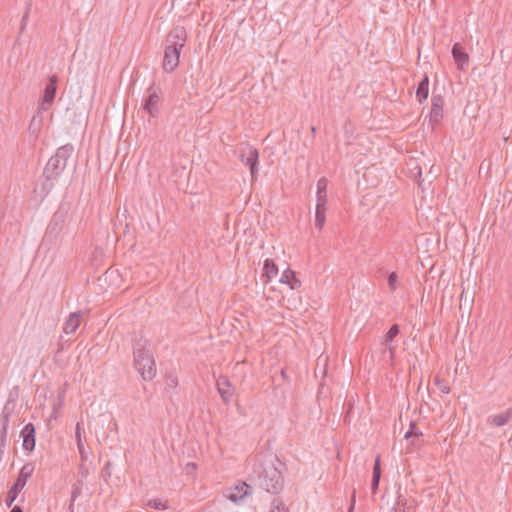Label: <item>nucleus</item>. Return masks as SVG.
I'll return each instance as SVG.
<instances>
[{"label":"nucleus","instance_id":"obj_20","mask_svg":"<svg viewBox=\"0 0 512 512\" xmlns=\"http://www.w3.org/2000/svg\"><path fill=\"white\" fill-rule=\"evenodd\" d=\"M84 432V429L82 427L81 423L76 424L75 428V439L77 443L78 452L80 454V459L82 462H86L88 460V451L84 447V444L82 442V433Z\"/></svg>","mask_w":512,"mask_h":512},{"label":"nucleus","instance_id":"obj_22","mask_svg":"<svg viewBox=\"0 0 512 512\" xmlns=\"http://www.w3.org/2000/svg\"><path fill=\"white\" fill-rule=\"evenodd\" d=\"M429 94V77L427 74L423 75L422 80L418 83L416 89V98L419 103H423Z\"/></svg>","mask_w":512,"mask_h":512},{"label":"nucleus","instance_id":"obj_43","mask_svg":"<svg viewBox=\"0 0 512 512\" xmlns=\"http://www.w3.org/2000/svg\"><path fill=\"white\" fill-rule=\"evenodd\" d=\"M354 505H355V493L353 494V497H352V503L348 509V512H353V509H354Z\"/></svg>","mask_w":512,"mask_h":512},{"label":"nucleus","instance_id":"obj_25","mask_svg":"<svg viewBox=\"0 0 512 512\" xmlns=\"http://www.w3.org/2000/svg\"><path fill=\"white\" fill-rule=\"evenodd\" d=\"M511 417H512V409H508L503 413L489 416L488 423H490L491 425H494L496 427H501V426H504L505 424H507Z\"/></svg>","mask_w":512,"mask_h":512},{"label":"nucleus","instance_id":"obj_11","mask_svg":"<svg viewBox=\"0 0 512 512\" xmlns=\"http://www.w3.org/2000/svg\"><path fill=\"white\" fill-rule=\"evenodd\" d=\"M57 82L58 77L56 75H51L49 77V82L44 89V94L41 103L38 107H50L55 100L56 92H57Z\"/></svg>","mask_w":512,"mask_h":512},{"label":"nucleus","instance_id":"obj_37","mask_svg":"<svg viewBox=\"0 0 512 512\" xmlns=\"http://www.w3.org/2000/svg\"><path fill=\"white\" fill-rule=\"evenodd\" d=\"M30 8H31V4H29L27 7H26V11L22 17V20H21V27H20V33L23 32V30L25 29V25H26V22L28 20V16H29V12H30Z\"/></svg>","mask_w":512,"mask_h":512},{"label":"nucleus","instance_id":"obj_8","mask_svg":"<svg viewBox=\"0 0 512 512\" xmlns=\"http://www.w3.org/2000/svg\"><path fill=\"white\" fill-rule=\"evenodd\" d=\"M187 41V32L183 26L173 27L166 36V46L182 49Z\"/></svg>","mask_w":512,"mask_h":512},{"label":"nucleus","instance_id":"obj_4","mask_svg":"<svg viewBox=\"0 0 512 512\" xmlns=\"http://www.w3.org/2000/svg\"><path fill=\"white\" fill-rule=\"evenodd\" d=\"M34 465L32 463H26L22 466V468L19 471V474L9 489L5 504L7 507L11 508L14 501L17 499L19 493L22 491V489L25 487L26 482L28 478H30L34 472Z\"/></svg>","mask_w":512,"mask_h":512},{"label":"nucleus","instance_id":"obj_41","mask_svg":"<svg viewBox=\"0 0 512 512\" xmlns=\"http://www.w3.org/2000/svg\"><path fill=\"white\" fill-rule=\"evenodd\" d=\"M395 347L394 346H389L388 347V351H389V354H390V360L393 361L394 359V356H395Z\"/></svg>","mask_w":512,"mask_h":512},{"label":"nucleus","instance_id":"obj_30","mask_svg":"<svg viewBox=\"0 0 512 512\" xmlns=\"http://www.w3.org/2000/svg\"><path fill=\"white\" fill-rule=\"evenodd\" d=\"M400 333V328L398 324H393L385 335V342H392L394 338H396Z\"/></svg>","mask_w":512,"mask_h":512},{"label":"nucleus","instance_id":"obj_31","mask_svg":"<svg viewBox=\"0 0 512 512\" xmlns=\"http://www.w3.org/2000/svg\"><path fill=\"white\" fill-rule=\"evenodd\" d=\"M434 383L442 393L448 394L450 392V386L448 383L439 376L434 378Z\"/></svg>","mask_w":512,"mask_h":512},{"label":"nucleus","instance_id":"obj_2","mask_svg":"<svg viewBox=\"0 0 512 512\" xmlns=\"http://www.w3.org/2000/svg\"><path fill=\"white\" fill-rule=\"evenodd\" d=\"M148 341L139 339L133 344L134 368L144 381L153 380L156 376V364L151 351L147 348Z\"/></svg>","mask_w":512,"mask_h":512},{"label":"nucleus","instance_id":"obj_39","mask_svg":"<svg viewBox=\"0 0 512 512\" xmlns=\"http://www.w3.org/2000/svg\"><path fill=\"white\" fill-rule=\"evenodd\" d=\"M110 466L111 462L108 461L102 469V476L105 480L111 476Z\"/></svg>","mask_w":512,"mask_h":512},{"label":"nucleus","instance_id":"obj_6","mask_svg":"<svg viewBox=\"0 0 512 512\" xmlns=\"http://www.w3.org/2000/svg\"><path fill=\"white\" fill-rule=\"evenodd\" d=\"M148 96L144 99L143 110L149 114L150 117H157L160 112V103L162 91L160 88L155 87L153 83L148 89Z\"/></svg>","mask_w":512,"mask_h":512},{"label":"nucleus","instance_id":"obj_15","mask_svg":"<svg viewBox=\"0 0 512 512\" xmlns=\"http://www.w3.org/2000/svg\"><path fill=\"white\" fill-rule=\"evenodd\" d=\"M47 110H48V107H38L37 106V108L32 116V119L29 123L28 130H29V133L31 135H33L34 137H37L41 130L42 123H43V114Z\"/></svg>","mask_w":512,"mask_h":512},{"label":"nucleus","instance_id":"obj_21","mask_svg":"<svg viewBox=\"0 0 512 512\" xmlns=\"http://www.w3.org/2000/svg\"><path fill=\"white\" fill-rule=\"evenodd\" d=\"M13 410H14V407L13 406L10 407L9 402H7L4 405V407L2 409V413H1V419H0V426H1L0 433L8 434L10 418L12 416Z\"/></svg>","mask_w":512,"mask_h":512},{"label":"nucleus","instance_id":"obj_19","mask_svg":"<svg viewBox=\"0 0 512 512\" xmlns=\"http://www.w3.org/2000/svg\"><path fill=\"white\" fill-rule=\"evenodd\" d=\"M81 317V312L71 313L64 323L63 331L66 334L74 333L80 325Z\"/></svg>","mask_w":512,"mask_h":512},{"label":"nucleus","instance_id":"obj_27","mask_svg":"<svg viewBox=\"0 0 512 512\" xmlns=\"http://www.w3.org/2000/svg\"><path fill=\"white\" fill-rule=\"evenodd\" d=\"M326 205L316 204L315 226L321 230L326 221Z\"/></svg>","mask_w":512,"mask_h":512},{"label":"nucleus","instance_id":"obj_23","mask_svg":"<svg viewBox=\"0 0 512 512\" xmlns=\"http://www.w3.org/2000/svg\"><path fill=\"white\" fill-rule=\"evenodd\" d=\"M327 185H328V180L325 177H322L317 181V193H316L317 203L316 204H322V205L327 204Z\"/></svg>","mask_w":512,"mask_h":512},{"label":"nucleus","instance_id":"obj_40","mask_svg":"<svg viewBox=\"0 0 512 512\" xmlns=\"http://www.w3.org/2000/svg\"><path fill=\"white\" fill-rule=\"evenodd\" d=\"M7 444V434L0 433V450L4 451V448Z\"/></svg>","mask_w":512,"mask_h":512},{"label":"nucleus","instance_id":"obj_17","mask_svg":"<svg viewBox=\"0 0 512 512\" xmlns=\"http://www.w3.org/2000/svg\"><path fill=\"white\" fill-rule=\"evenodd\" d=\"M397 499H396V505L398 506L399 512H415L417 508V501L414 498H406L403 494L400 492V488L397 491Z\"/></svg>","mask_w":512,"mask_h":512},{"label":"nucleus","instance_id":"obj_36","mask_svg":"<svg viewBox=\"0 0 512 512\" xmlns=\"http://www.w3.org/2000/svg\"><path fill=\"white\" fill-rule=\"evenodd\" d=\"M30 8H31V4H29L27 7H26V11L22 17V20H21V27H20V33L23 32V30L25 29V25H26V22L28 20V16H29V12H30Z\"/></svg>","mask_w":512,"mask_h":512},{"label":"nucleus","instance_id":"obj_29","mask_svg":"<svg viewBox=\"0 0 512 512\" xmlns=\"http://www.w3.org/2000/svg\"><path fill=\"white\" fill-rule=\"evenodd\" d=\"M422 431L418 428L415 421H411L408 431L405 433L404 438L410 439L411 437L422 436Z\"/></svg>","mask_w":512,"mask_h":512},{"label":"nucleus","instance_id":"obj_26","mask_svg":"<svg viewBox=\"0 0 512 512\" xmlns=\"http://www.w3.org/2000/svg\"><path fill=\"white\" fill-rule=\"evenodd\" d=\"M83 486H84V481L82 479H77L76 482L72 485L70 503L68 506V510L70 512H74L75 501L82 494Z\"/></svg>","mask_w":512,"mask_h":512},{"label":"nucleus","instance_id":"obj_42","mask_svg":"<svg viewBox=\"0 0 512 512\" xmlns=\"http://www.w3.org/2000/svg\"><path fill=\"white\" fill-rule=\"evenodd\" d=\"M10 512H23V509L20 506L15 505L11 508Z\"/></svg>","mask_w":512,"mask_h":512},{"label":"nucleus","instance_id":"obj_12","mask_svg":"<svg viewBox=\"0 0 512 512\" xmlns=\"http://www.w3.org/2000/svg\"><path fill=\"white\" fill-rule=\"evenodd\" d=\"M252 491L253 488L251 485L247 484L246 482H240L234 486L227 498L233 503L237 504L244 500L247 496L251 495Z\"/></svg>","mask_w":512,"mask_h":512},{"label":"nucleus","instance_id":"obj_46","mask_svg":"<svg viewBox=\"0 0 512 512\" xmlns=\"http://www.w3.org/2000/svg\"><path fill=\"white\" fill-rule=\"evenodd\" d=\"M311 130L313 133H315V131H316L315 127H311Z\"/></svg>","mask_w":512,"mask_h":512},{"label":"nucleus","instance_id":"obj_18","mask_svg":"<svg viewBox=\"0 0 512 512\" xmlns=\"http://www.w3.org/2000/svg\"><path fill=\"white\" fill-rule=\"evenodd\" d=\"M280 282L289 285L290 289L296 290L301 287V281L296 277L295 272L290 268L283 271Z\"/></svg>","mask_w":512,"mask_h":512},{"label":"nucleus","instance_id":"obj_14","mask_svg":"<svg viewBox=\"0 0 512 512\" xmlns=\"http://www.w3.org/2000/svg\"><path fill=\"white\" fill-rule=\"evenodd\" d=\"M217 390L220 394V397L224 404L228 405L232 399L233 396V388L230 380L225 377L221 376L217 380Z\"/></svg>","mask_w":512,"mask_h":512},{"label":"nucleus","instance_id":"obj_24","mask_svg":"<svg viewBox=\"0 0 512 512\" xmlns=\"http://www.w3.org/2000/svg\"><path fill=\"white\" fill-rule=\"evenodd\" d=\"M278 275V266L272 259H266L263 265L262 278H266L265 283Z\"/></svg>","mask_w":512,"mask_h":512},{"label":"nucleus","instance_id":"obj_1","mask_svg":"<svg viewBox=\"0 0 512 512\" xmlns=\"http://www.w3.org/2000/svg\"><path fill=\"white\" fill-rule=\"evenodd\" d=\"M286 469L277 455L261 453L255 456L250 480L265 492L278 496L284 489Z\"/></svg>","mask_w":512,"mask_h":512},{"label":"nucleus","instance_id":"obj_10","mask_svg":"<svg viewBox=\"0 0 512 512\" xmlns=\"http://www.w3.org/2000/svg\"><path fill=\"white\" fill-rule=\"evenodd\" d=\"M23 439L22 447L27 452H32L36 445V429L33 423L26 424L20 432Z\"/></svg>","mask_w":512,"mask_h":512},{"label":"nucleus","instance_id":"obj_13","mask_svg":"<svg viewBox=\"0 0 512 512\" xmlns=\"http://www.w3.org/2000/svg\"><path fill=\"white\" fill-rule=\"evenodd\" d=\"M454 62L459 70H466L469 65V55L459 43H455L451 50Z\"/></svg>","mask_w":512,"mask_h":512},{"label":"nucleus","instance_id":"obj_38","mask_svg":"<svg viewBox=\"0 0 512 512\" xmlns=\"http://www.w3.org/2000/svg\"><path fill=\"white\" fill-rule=\"evenodd\" d=\"M380 479H381V477H373L372 476L371 490H372L373 494H375L378 490Z\"/></svg>","mask_w":512,"mask_h":512},{"label":"nucleus","instance_id":"obj_45","mask_svg":"<svg viewBox=\"0 0 512 512\" xmlns=\"http://www.w3.org/2000/svg\"><path fill=\"white\" fill-rule=\"evenodd\" d=\"M281 374H282V376H283V377H285V376H286V372H285V370H284V369L281 371Z\"/></svg>","mask_w":512,"mask_h":512},{"label":"nucleus","instance_id":"obj_16","mask_svg":"<svg viewBox=\"0 0 512 512\" xmlns=\"http://www.w3.org/2000/svg\"><path fill=\"white\" fill-rule=\"evenodd\" d=\"M259 158V152L256 148L250 147L248 155L246 159L244 160V155H241V160L247 165L251 172L252 179H256L257 177V171H258V161Z\"/></svg>","mask_w":512,"mask_h":512},{"label":"nucleus","instance_id":"obj_3","mask_svg":"<svg viewBox=\"0 0 512 512\" xmlns=\"http://www.w3.org/2000/svg\"><path fill=\"white\" fill-rule=\"evenodd\" d=\"M74 153V146L71 143L57 148L55 154L48 160L43 175L48 181L58 179L67 166L69 158Z\"/></svg>","mask_w":512,"mask_h":512},{"label":"nucleus","instance_id":"obj_33","mask_svg":"<svg viewBox=\"0 0 512 512\" xmlns=\"http://www.w3.org/2000/svg\"><path fill=\"white\" fill-rule=\"evenodd\" d=\"M147 505L151 508L157 509V510H165L167 509V506L162 503L160 499H151L148 501Z\"/></svg>","mask_w":512,"mask_h":512},{"label":"nucleus","instance_id":"obj_9","mask_svg":"<svg viewBox=\"0 0 512 512\" xmlns=\"http://www.w3.org/2000/svg\"><path fill=\"white\" fill-rule=\"evenodd\" d=\"M443 107L444 97L441 94L433 93L431 98V109L429 114V121L431 124H438L443 119Z\"/></svg>","mask_w":512,"mask_h":512},{"label":"nucleus","instance_id":"obj_35","mask_svg":"<svg viewBox=\"0 0 512 512\" xmlns=\"http://www.w3.org/2000/svg\"><path fill=\"white\" fill-rule=\"evenodd\" d=\"M78 475L80 477L79 479H82L83 481L88 477V475H89V468L85 464V462L81 461V463L79 465V469H78Z\"/></svg>","mask_w":512,"mask_h":512},{"label":"nucleus","instance_id":"obj_7","mask_svg":"<svg viewBox=\"0 0 512 512\" xmlns=\"http://www.w3.org/2000/svg\"><path fill=\"white\" fill-rule=\"evenodd\" d=\"M181 50L176 47L165 46L162 67L166 73H172L178 67Z\"/></svg>","mask_w":512,"mask_h":512},{"label":"nucleus","instance_id":"obj_5","mask_svg":"<svg viewBox=\"0 0 512 512\" xmlns=\"http://www.w3.org/2000/svg\"><path fill=\"white\" fill-rule=\"evenodd\" d=\"M66 215H67V212L62 209H58L53 214V216L47 226L45 235L43 237V243L45 245L49 244L50 246H52V245L56 244L57 239H58L61 231L63 230Z\"/></svg>","mask_w":512,"mask_h":512},{"label":"nucleus","instance_id":"obj_28","mask_svg":"<svg viewBox=\"0 0 512 512\" xmlns=\"http://www.w3.org/2000/svg\"><path fill=\"white\" fill-rule=\"evenodd\" d=\"M269 512H289V509L280 498L276 497L271 502Z\"/></svg>","mask_w":512,"mask_h":512},{"label":"nucleus","instance_id":"obj_44","mask_svg":"<svg viewBox=\"0 0 512 512\" xmlns=\"http://www.w3.org/2000/svg\"><path fill=\"white\" fill-rule=\"evenodd\" d=\"M389 512H399V511H398V506L395 504V505L391 508V510H390Z\"/></svg>","mask_w":512,"mask_h":512},{"label":"nucleus","instance_id":"obj_34","mask_svg":"<svg viewBox=\"0 0 512 512\" xmlns=\"http://www.w3.org/2000/svg\"><path fill=\"white\" fill-rule=\"evenodd\" d=\"M398 275L396 272H391L388 275V285L390 290L394 291L397 288Z\"/></svg>","mask_w":512,"mask_h":512},{"label":"nucleus","instance_id":"obj_32","mask_svg":"<svg viewBox=\"0 0 512 512\" xmlns=\"http://www.w3.org/2000/svg\"><path fill=\"white\" fill-rule=\"evenodd\" d=\"M381 474H382L381 459H380V455H377L375 458V461H374V465H373L372 476L373 477H381Z\"/></svg>","mask_w":512,"mask_h":512}]
</instances>
